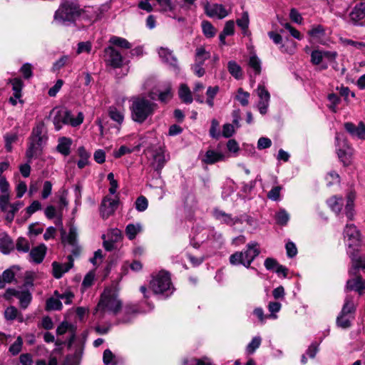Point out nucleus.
Returning <instances> with one entry per match:
<instances>
[{"label":"nucleus","mask_w":365,"mask_h":365,"mask_svg":"<svg viewBox=\"0 0 365 365\" xmlns=\"http://www.w3.org/2000/svg\"><path fill=\"white\" fill-rule=\"evenodd\" d=\"M150 98L144 96L133 97L130 100L131 119L138 123H143L148 118L153 116L158 106L153 101L155 99V93L150 91L148 94Z\"/></svg>","instance_id":"nucleus-1"},{"label":"nucleus","mask_w":365,"mask_h":365,"mask_svg":"<svg viewBox=\"0 0 365 365\" xmlns=\"http://www.w3.org/2000/svg\"><path fill=\"white\" fill-rule=\"evenodd\" d=\"M344 240L348 246L347 253L351 259L352 266L349 274L356 275L359 269H365V259L358 255L357 248L360 245V235L353 224L346 225L344 231Z\"/></svg>","instance_id":"nucleus-2"},{"label":"nucleus","mask_w":365,"mask_h":365,"mask_svg":"<svg viewBox=\"0 0 365 365\" xmlns=\"http://www.w3.org/2000/svg\"><path fill=\"white\" fill-rule=\"evenodd\" d=\"M310 41L314 44H322L324 46H329L330 43H337L329 36L330 33L325 30L321 25H315L308 32ZM338 43L343 44L344 46H364L361 42H354L351 39L346 38H339Z\"/></svg>","instance_id":"nucleus-3"},{"label":"nucleus","mask_w":365,"mask_h":365,"mask_svg":"<svg viewBox=\"0 0 365 365\" xmlns=\"http://www.w3.org/2000/svg\"><path fill=\"white\" fill-rule=\"evenodd\" d=\"M122 307V302L118 299L116 290L106 289L101 294V299L96 309V314L110 313L117 314Z\"/></svg>","instance_id":"nucleus-4"},{"label":"nucleus","mask_w":365,"mask_h":365,"mask_svg":"<svg viewBox=\"0 0 365 365\" xmlns=\"http://www.w3.org/2000/svg\"><path fill=\"white\" fill-rule=\"evenodd\" d=\"M259 254V244L255 241L250 242L244 251L235 252L230 256V263L235 266L242 264L246 268L254 269V267H251V264Z\"/></svg>","instance_id":"nucleus-5"},{"label":"nucleus","mask_w":365,"mask_h":365,"mask_svg":"<svg viewBox=\"0 0 365 365\" xmlns=\"http://www.w3.org/2000/svg\"><path fill=\"white\" fill-rule=\"evenodd\" d=\"M150 288L154 294L163 296L165 298L170 296L174 292L170 274L162 270L153 275L150 282Z\"/></svg>","instance_id":"nucleus-6"},{"label":"nucleus","mask_w":365,"mask_h":365,"mask_svg":"<svg viewBox=\"0 0 365 365\" xmlns=\"http://www.w3.org/2000/svg\"><path fill=\"white\" fill-rule=\"evenodd\" d=\"M79 15V8L74 3L62 4L54 15V21L58 24H66L72 22Z\"/></svg>","instance_id":"nucleus-7"},{"label":"nucleus","mask_w":365,"mask_h":365,"mask_svg":"<svg viewBox=\"0 0 365 365\" xmlns=\"http://www.w3.org/2000/svg\"><path fill=\"white\" fill-rule=\"evenodd\" d=\"M83 121V115L78 113L77 117L74 118L71 111H58L53 118V124L56 130H59L63 124L71 125L73 127L81 125Z\"/></svg>","instance_id":"nucleus-8"},{"label":"nucleus","mask_w":365,"mask_h":365,"mask_svg":"<svg viewBox=\"0 0 365 365\" xmlns=\"http://www.w3.org/2000/svg\"><path fill=\"white\" fill-rule=\"evenodd\" d=\"M335 139L338 157L344 165H347L351 161V148L345 139L344 134L336 133Z\"/></svg>","instance_id":"nucleus-9"},{"label":"nucleus","mask_w":365,"mask_h":365,"mask_svg":"<svg viewBox=\"0 0 365 365\" xmlns=\"http://www.w3.org/2000/svg\"><path fill=\"white\" fill-rule=\"evenodd\" d=\"M336 52L321 50H314L311 54V61L313 64H322V68H327V62H331L335 59Z\"/></svg>","instance_id":"nucleus-10"},{"label":"nucleus","mask_w":365,"mask_h":365,"mask_svg":"<svg viewBox=\"0 0 365 365\" xmlns=\"http://www.w3.org/2000/svg\"><path fill=\"white\" fill-rule=\"evenodd\" d=\"M105 61L107 64L113 68H119L125 62L121 53L115 49V47H106L105 48Z\"/></svg>","instance_id":"nucleus-11"},{"label":"nucleus","mask_w":365,"mask_h":365,"mask_svg":"<svg viewBox=\"0 0 365 365\" xmlns=\"http://www.w3.org/2000/svg\"><path fill=\"white\" fill-rule=\"evenodd\" d=\"M204 9L206 15L211 18L216 17L219 19H222L229 14L225 6L219 4H210L207 1L204 4Z\"/></svg>","instance_id":"nucleus-12"},{"label":"nucleus","mask_w":365,"mask_h":365,"mask_svg":"<svg viewBox=\"0 0 365 365\" xmlns=\"http://www.w3.org/2000/svg\"><path fill=\"white\" fill-rule=\"evenodd\" d=\"M257 93L259 98V101L257 105L258 110L262 115H264L267 113L268 110L270 101V94L263 85L258 86Z\"/></svg>","instance_id":"nucleus-13"},{"label":"nucleus","mask_w":365,"mask_h":365,"mask_svg":"<svg viewBox=\"0 0 365 365\" xmlns=\"http://www.w3.org/2000/svg\"><path fill=\"white\" fill-rule=\"evenodd\" d=\"M118 200L106 197L103 199L101 205V214L103 218H108L116 210Z\"/></svg>","instance_id":"nucleus-14"},{"label":"nucleus","mask_w":365,"mask_h":365,"mask_svg":"<svg viewBox=\"0 0 365 365\" xmlns=\"http://www.w3.org/2000/svg\"><path fill=\"white\" fill-rule=\"evenodd\" d=\"M346 130L353 137L359 140H365V124L361 121L357 125L352 123H344Z\"/></svg>","instance_id":"nucleus-15"},{"label":"nucleus","mask_w":365,"mask_h":365,"mask_svg":"<svg viewBox=\"0 0 365 365\" xmlns=\"http://www.w3.org/2000/svg\"><path fill=\"white\" fill-rule=\"evenodd\" d=\"M213 215L216 220L230 226H233L237 223H242V218H238V217H232L230 214L219 209L213 210Z\"/></svg>","instance_id":"nucleus-16"},{"label":"nucleus","mask_w":365,"mask_h":365,"mask_svg":"<svg viewBox=\"0 0 365 365\" xmlns=\"http://www.w3.org/2000/svg\"><path fill=\"white\" fill-rule=\"evenodd\" d=\"M73 266V259L71 255L68 256V262L63 264H60L53 262L52 264L53 274L56 279L61 278L63 274L68 272Z\"/></svg>","instance_id":"nucleus-17"},{"label":"nucleus","mask_w":365,"mask_h":365,"mask_svg":"<svg viewBox=\"0 0 365 365\" xmlns=\"http://www.w3.org/2000/svg\"><path fill=\"white\" fill-rule=\"evenodd\" d=\"M73 266V259L71 255L68 256V262L63 264H60L53 262L52 264L53 274L56 279L61 278L63 274L68 272Z\"/></svg>","instance_id":"nucleus-18"},{"label":"nucleus","mask_w":365,"mask_h":365,"mask_svg":"<svg viewBox=\"0 0 365 365\" xmlns=\"http://www.w3.org/2000/svg\"><path fill=\"white\" fill-rule=\"evenodd\" d=\"M356 197V192L350 190L346 195V205L344 213L349 220H354L355 216L354 201Z\"/></svg>","instance_id":"nucleus-19"},{"label":"nucleus","mask_w":365,"mask_h":365,"mask_svg":"<svg viewBox=\"0 0 365 365\" xmlns=\"http://www.w3.org/2000/svg\"><path fill=\"white\" fill-rule=\"evenodd\" d=\"M7 293L19 299L20 306L22 309L27 308L32 299L31 294L28 290L8 289Z\"/></svg>","instance_id":"nucleus-20"},{"label":"nucleus","mask_w":365,"mask_h":365,"mask_svg":"<svg viewBox=\"0 0 365 365\" xmlns=\"http://www.w3.org/2000/svg\"><path fill=\"white\" fill-rule=\"evenodd\" d=\"M44 143L43 142H38L30 139L29 147L26 152L29 163H31L33 158H37L41 155Z\"/></svg>","instance_id":"nucleus-21"},{"label":"nucleus","mask_w":365,"mask_h":365,"mask_svg":"<svg viewBox=\"0 0 365 365\" xmlns=\"http://www.w3.org/2000/svg\"><path fill=\"white\" fill-rule=\"evenodd\" d=\"M158 53L163 63H167L173 68L177 67V58L173 55V51L168 47H160L158 50Z\"/></svg>","instance_id":"nucleus-22"},{"label":"nucleus","mask_w":365,"mask_h":365,"mask_svg":"<svg viewBox=\"0 0 365 365\" xmlns=\"http://www.w3.org/2000/svg\"><path fill=\"white\" fill-rule=\"evenodd\" d=\"M158 100L163 103L169 102L173 96L172 85L170 82H166L162 88L158 90Z\"/></svg>","instance_id":"nucleus-23"},{"label":"nucleus","mask_w":365,"mask_h":365,"mask_svg":"<svg viewBox=\"0 0 365 365\" xmlns=\"http://www.w3.org/2000/svg\"><path fill=\"white\" fill-rule=\"evenodd\" d=\"M223 158L224 155L221 153L214 150H208L202 157L201 160L205 164L210 165L221 161Z\"/></svg>","instance_id":"nucleus-24"},{"label":"nucleus","mask_w":365,"mask_h":365,"mask_svg":"<svg viewBox=\"0 0 365 365\" xmlns=\"http://www.w3.org/2000/svg\"><path fill=\"white\" fill-rule=\"evenodd\" d=\"M46 247L45 245L41 244L36 247L31 249L29 253L31 260L36 263H41L46 255Z\"/></svg>","instance_id":"nucleus-25"},{"label":"nucleus","mask_w":365,"mask_h":365,"mask_svg":"<svg viewBox=\"0 0 365 365\" xmlns=\"http://www.w3.org/2000/svg\"><path fill=\"white\" fill-rule=\"evenodd\" d=\"M167 159L165 158L164 150L162 148L157 150L153 155L152 165L157 171H160L164 167Z\"/></svg>","instance_id":"nucleus-26"},{"label":"nucleus","mask_w":365,"mask_h":365,"mask_svg":"<svg viewBox=\"0 0 365 365\" xmlns=\"http://www.w3.org/2000/svg\"><path fill=\"white\" fill-rule=\"evenodd\" d=\"M327 203L334 212L339 215L344 206V199L341 196L334 195L327 200Z\"/></svg>","instance_id":"nucleus-27"},{"label":"nucleus","mask_w":365,"mask_h":365,"mask_svg":"<svg viewBox=\"0 0 365 365\" xmlns=\"http://www.w3.org/2000/svg\"><path fill=\"white\" fill-rule=\"evenodd\" d=\"M364 289L365 283L361 277L349 279L346 282V289L348 290H355L361 294Z\"/></svg>","instance_id":"nucleus-28"},{"label":"nucleus","mask_w":365,"mask_h":365,"mask_svg":"<svg viewBox=\"0 0 365 365\" xmlns=\"http://www.w3.org/2000/svg\"><path fill=\"white\" fill-rule=\"evenodd\" d=\"M143 231V226L140 222L130 223L125 227V235L130 240H134L138 234Z\"/></svg>","instance_id":"nucleus-29"},{"label":"nucleus","mask_w":365,"mask_h":365,"mask_svg":"<svg viewBox=\"0 0 365 365\" xmlns=\"http://www.w3.org/2000/svg\"><path fill=\"white\" fill-rule=\"evenodd\" d=\"M365 16V2L360 3L355 6L350 13L351 19L356 23Z\"/></svg>","instance_id":"nucleus-30"},{"label":"nucleus","mask_w":365,"mask_h":365,"mask_svg":"<svg viewBox=\"0 0 365 365\" xmlns=\"http://www.w3.org/2000/svg\"><path fill=\"white\" fill-rule=\"evenodd\" d=\"M72 140L66 137L60 138L57 145V150L62 155L67 156L70 154L71 145Z\"/></svg>","instance_id":"nucleus-31"},{"label":"nucleus","mask_w":365,"mask_h":365,"mask_svg":"<svg viewBox=\"0 0 365 365\" xmlns=\"http://www.w3.org/2000/svg\"><path fill=\"white\" fill-rule=\"evenodd\" d=\"M178 95L182 102L190 104L192 102L193 98L191 91L186 84H181L179 88Z\"/></svg>","instance_id":"nucleus-32"},{"label":"nucleus","mask_w":365,"mask_h":365,"mask_svg":"<svg viewBox=\"0 0 365 365\" xmlns=\"http://www.w3.org/2000/svg\"><path fill=\"white\" fill-rule=\"evenodd\" d=\"M109 117L118 125H121L124 120V113L122 109L115 107H110L108 110Z\"/></svg>","instance_id":"nucleus-33"},{"label":"nucleus","mask_w":365,"mask_h":365,"mask_svg":"<svg viewBox=\"0 0 365 365\" xmlns=\"http://www.w3.org/2000/svg\"><path fill=\"white\" fill-rule=\"evenodd\" d=\"M248 65L249 67L253 71L255 76L260 74L262 70L261 61L255 53L250 54Z\"/></svg>","instance_id":"nucleus-34"},{"label":"nucleus","mask_w":365,"mask_h":365,"mask_svg":"<svg viewBox=\"0 0 365 365\" xmlns=\"http://www.w3.org/2000/svg\"><path fill=\"white\" fill-rule=\"evenodd\" d=\"M208 239L212 242V246L215 248L219 249L224 243V240L221 233L211 230L209 231Z\"/></svg>","instance_id":"nucleus-35"},{"label":"nucleus","mask_w":365,"mask_h":365,"mask_svg":"<svg viewBox=\"0 0 365 365\" xmlns=\"http://www.w3.org/2000/svg\"><path fill=\"white\" fill-rule=\"evenodd\" d=\"M236 23L238 27L242 29L243 34H246L248 32L250 24V16L248 11H243L241 16L236 20Z\"/></svg>","instance_id":"nucleus-36"},{"label":"nucleus","mask_w":365,"mask_h":365,"mask_svg":"<svg viewBox=\"0 0 365 365\" xmlns=\"http://www.w3.org/2000/svg\"><path fill=\"white\" fill-rule=\"evenodd\" d=\"M227 69L229 73L236 79L239 80L242 78V70L241 66L234 61H230L227 63Z\"/></svg>","instance_id":"nucleus-37"},{"label":"nucleus","mask_w":365,"mask_h":365,"mask_svg":"<svg viewBox=\"0 0 365 365\" xmlns=\"http://www.w3.org/2000/svg\"><path fill=\"white\" fill-rule=\"evenodd\" d=\"M356 307L353 302L352 297L347 296L345 299L344 304L341 311V314L354 316Z\"/></svg>","instance_id":"nucleus-38"},{"label":"nucleus","mask_w":365,"mask_h":365,"mask_svg":"<svg viewBox=\"0 0 365 365\" xmlns=\"http://www.w3.org/2000/svg\"><path fill=\"white\" fill-rule=\"evenodd\" d=\"M354 319V316H349V314H339L336 318V324L342 329H348L351 325V322Z\"/></svg>","instance_id":"nucleus-39"},{"label":"nucleus","mask_w":365,"mask_h":365,"mask_svg":"<svg viewBox=\"0 0 365 365\" xmlns=\"http://www.w3.org/2000/svg\"><path fill=\"white\" fill-rule=\"evenodd\" d=\"M43 125L42 124H38L35 128H34L30 139L38 142L46 143L47 138L43 134Z\"/></svg>","instance_id":"nucleus-40"},{"label":"nucleus","mask_w":365,"mask_h":365,"mask_svg":"<svg viewBox=\"0 0 365 365\" xmlns=\"http://www.w3.org/2000/svg\"><path fill=\"white\" fill-rule=\"evenodd\" d=\"M9 83L12 86L13 95L16 98H21V91L24 86L23 81L19 78L9 79Z\"/></svg>","instance_id":"nucleus-41"},{"label":"nucleus","mask_w":365,"mask_h":365,"mask_svg":"<svg viewBox=\"0 0 365 365\" xmlns=\"http://www.w3.org/2000/svg\"><path fill=\"white\" fill-rule=\"evenodd\" d=\"M140 147H141V145H140V144L136 145V146H135L133 148H128V147H127L125 145H122V146H120L119 148V149L115 150L113 151V156L115 158H120L123 155H125L126 154H130V153H133L135 150H139Z\"/></svg>","instance_id":"nucleus-42"},{"label":"nucleus","mask_w":365,"mask_h":365,"mask_svg":"<svg viewBox=\"0 0 365 365\" xmlns=\"http://www.w3.org/2000/svg\"><path fill=\"white\" fill-rule=\"evenodd\" d=\"M23 202L19 201L9 205V210L5 217L6 220L9 222H11L14 219L15 214L23 206Z\"/></svg>","instance_id":"nucleus-43"},{"label":"nucleus","mask_w":365,"mask_h":365,"mask_svg":"<svg viewBox=\"0 0 365 365\" xmlns=\"http://www.w3.org/2000/svg\"><path fill=\"white\" fill-rule=\"evenodd\" d=\"M220 88L217 86H209L206 91L207 104L212 108L214 106V98L219 92Z\"/></svg>","instance_id":"nucleus-44"},{"label":"nucleus","mask_w":365,"mask_h":365,"mask_svg":"<svg viewBox=\"0 0 365 365\" xmlns=\"http://www.w3.org/2000/svg\"><path fill=\"white\" fill-rule=\"evenodd\" d=\"M159 6L160 11L165 13V12H173L175 9V5L173 3L172 0H155Z\"/></svg>","instance_id":"nucleus-45"},{"label":"nucleus","mask_w":365,"mask_h":365,"mask_svg":"<svg viewBox=\"0 0 365 365\" xmlns=\"http://www.w3.org/2000/svg\"><path fill=\"white\" fill-rule=\"evenodd\" d=\"M210 57V53L206 51L203 47H200L196 50L195 62L203 66L205 61Z\"/></svg>","instance_id":"nucleus-46"},{"label":"nucleus","mask_w":365,"mask_h":365,"mask_svg":"<svg viewBox=\"0 0 365 365\" xmlns=\"http://www.w3.org/2000/svg\"><path fill=\"white\" fill-rule=\"evenodd\" d=\"M62 307V303L58 297H50L46 300V309L48 311L61 310Z\"/></svg>","instance_id":"nucleus-47"},{"label":"nucleus","mask_w":365,"mask_h":365,"mask_svg":"<svg viewBox=\"0 0 365 365\" xmlns=\"http://www.w3.org/2000/svg\"><path fill=\"white\" fill-rule=\"evenodd\" d=\"M275 220L278 225L284 226L289 220V215L285 210L282 209L275 214Z\"/></svg>","instance_id":"nucleus-48"},{"label":"nucleus","mask_w":365,"mask_h":365,"mask_svg":"<svg viewBox=\"0 0 365 365\" xmlns=\"http://www.w3.org/2000/svg\"><path fill=\"white\" fill-rule=\"evenodd\" d=\"M19 268L17 266H12L11 267L6 269L3 274L2 277L5 283H10L14 279L15 273L19 271Z\"/></svg>","instance_id":"nucleus-49"},{"label":"nucleus","mask_w":365,"mask_h":365,"mask_svg":"<svg viewBox=\"0 0 365 365\" xmlns=\"http://www.w3.org/2000/svg\"><path fill=\"white\" fill-rule=\"evenodd\" d=\"M261 342L262 338L259 336L253 337L252 341L247 344L246 351L250 354H253L259 347Z\"/></svg>","instance_id":"nucleus-50"},{"label":"nucleus","mask_w":365,"mask_h":365,"mask_svg":"<svg viewBox=\"0 0 365 365\" xmlns=\"http://www.w3.org/2000/svg\"><path fill=\"white\" fill-rule=\"evenodd\" d=\"M54 295L58 298V299L63 300L66 304H71L74 297V294L71 291H66L62 294H60L58 291L54 292Z\"/></svg>","instance_id":"nucleus-51"},{"label":"nucleus","mask_w":365,"mask_h":365,"mask_svg":"<svg viewBox=\"0 0 365 365\" xmlns=\"http://www.w3.org/2000/svg\"><path fill=\"white\" fill-rule=\"evenodd\" d=\"M77 229L76 227L71 226L69 229L68 235L63 237V241H66L69 245L75 246L77 242Z\"/></svg>","instance_id":"nucleus-52"},{"label":"nucleus","mask_w":365,"mask_h":365,"mask_svg":"<svg viewBox=\"0 0 365 365\" xmlns=\"http://www.w3.org/2000/svg\"><path fill=\"white\" fill-rule=\"evenodd\" d=\"M250 93L245 91L242 88H240L237 90L236 99L240 102L242 106H246L249 104Z\"/></svg>","instance_id":"nucleus-53"},{"label":"nucleus","mask_w":365,"mask_h":365,"mask_svg":"<svg viewBox=\"0 0 365 365\" xmlns=\"http://www.w3.org/2000/svg\"><path fill=\"white\" fill-rule=\"evenodd\" d=\"M328 101L329 102L328 105L329 109L332 112L336 113L337 111L336 107L341 101L340 97L335 93H330L328 96Z\"/></svg>","instance_id":"nucleus-54"},{"label":"nucleus","mask_w":365,"mask_h":365,"mask_svg":"<svg viewBox=\"0 0 365 365\" xmlns=\"http://www.w3.org/2000/svg\"><path fill=\"white\" fill-rule=\"evenodd\" d=\"M10 194L0 195V210L6 215L9 210Z\"/></svg>","instance_id":"nucleus-55"},{"label":"nucleus","mask_w":365,"mask_h":365,"mask_svg":"<svg viewBox=\"0 0 365 365\" xmlns=\"http://www.w3.org/2000/svg\"><path fill=\"white\" fill-rule=\"evenodd\" d=\"M148 206L147 198L143 195L138 197L135 202V207L138 212H144Z\"/></svg>","instance_id":"nucleus-56"},{"label":"nucleus","mask_w":365,"mask_h":365,"mask_svg":"<svg viewBox=\"0 0 365 365\" xmlns=\"http://www.w3.org/2000/svg\"><path fill=\"white\" fill-rule=\"evenodd\" d=\"M23 345V339L19 336L16 340L10 346L9 352L15 356L17 355L21 351Z\"/></svg>","instance_id":"nucleus-57"},{"label":"nucleus","mask_w":365,"mask_h":365,"mask_svg":"<svg viewBox=\"0 0 365 365\" xmlns=\"http://www.w3.org/2000/svg\"><path fill=\"white\" fill-rule=\"evenodd\" d=\"M5 148L8 152L12 150V143L16 142L18 139L16 133H7L4 135Z\"/></svg>","instance_id":"nucleus-58"},{"label":"nucleus","mask_w":365,"mask_h":365,"mask_svg":"<svg viewBox=\"0 0 365 365\" xmlns=\"http://www.w3.org/2000/svg\"><path fill=\"white\" fill-rule=\"evenodd\" d=\"M16 247L18 251L22 252H28L30 250V246L28 240L24 237L18 238Z\"/></svg>","instance_id":"nucleus-59"},{"label":"nucleus","mask_w":365,"mask_h":365,"mask_svg":"<svg viewBox=\"0 0 365 365\" xmlns=\"http://www.w3.org/2000/svg\"><path fill=\"white\" fill-rule=\"evenodd\" d=\"M41 209V204L38 200H34L29 207L26 209V220L32 214Z\"/></svg>","instance_id":"nucleus-60"},{"label":"nucleus","mask_w":365,"mask_h":365,"mask_svg":"<svg viewBox=\"0 0 365 365\" xmlns=\"http://www.w3.org/2000/svg\"><path fill=\"white\" fill-rule=\"evenodd\" d=\"M115 356L110 349H106L103 352V360L106 365H115Z\"/></svg>","instance_id":"nucleus-61"},{"label":"nucleus","mask_w":365,"mask_h":365,"mask_svg":"<svg viewBox=\"0 0 365 365\" xmlns=\"http://www.w3.org/2000/svg\"><path fill=\"white\" fill-rule=\"evenodd\" d=\"M202 27L204 34L207 37H212L215 34V29L209 21H202Z\"/></svg>","instance_id":"nucleus-62"},{"label":"nucleus","mask_w":365,"mask_h":365,"mask_svg":"<svg viewBox=\"0 0 365 365\" xmlns=\"http://www.w3.org/2000/svg\"><path fill=\"white\" fill-rule=\"evenodd\" d=\"M204 88V85L200 82L195 83V87L193 88V93L195 95V100L200 103H204V98L199 94V93L202 92Z\"/></svg>","instance_id":"nucleus-63"},{"label":"nucleus","mask_w":365,"mask_h":365,"mask_svg":"<svg viewBox=\"0 0 365 365\" xmlns=\"http://www.w3.org/2000/svg\"><path fill=\"white\" fill-rule=\"evenodd\" d=\"M282 190V186H275L271 189L267 193V197L273 201H278L280 200V192Z\"/></svg>","instance_id":"nucleus-64"}]
</instances>
